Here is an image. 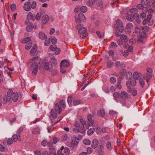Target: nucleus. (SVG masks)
I'll return each mask as SVG.
<instances>
[{"label": "nucleus", "instance_id": "obj_1", "mask_svg": "<svg viewBox=\"0 0 155 155\" xmlns=\"http://www.w3.org/2000/svg\"><path fill=\"white\" fill-rule=\"evenodd\" d=\"M59 104L56 103L54 106V109L51 110V116L54 118H56L57 117V114H60L61 113V108H65L66 107L65 101L63 100H61L59 102Z\"/></svg>", "mask_w": 155, "mask_h": 155}, {"label": "nucleus", "instance_id": "obj_2", "mask_svg": "<svg viewBox=\"0 0 155 155\" xmlns=\"http://www.w3.org/2000/svg\"><path fill=\"white\" fill-rule=\"evenodd\" d=\"M38 58V56H36L30 59L28 61V64H30V68L32 71V74L34 76L36 75L38 72V65L36 61Z\"/></svg>", "mask_w": 155, "mask_h": 155}, {"label": "nucleus", "instance_id": "obj_3", "mask_svg": "<svg viewBox=\"0 0 155 155\" xmlns=\"http://www.w3.org/2000/svg\"><path fill=\"white\" fill-rule=\"evenodd\" d=\"M8 100H11V99L14 102H16L18 99V96L17 93L13 92L12 89L8 90L7 92Z\"/></svg>", "mask_w": 155, "mask_h": 155}, {"label": "nucleus", "instance_id": "obj_4", "mask_svg": "<svg viewBox=\"0 0 155 155\" xmlns=\"http://www.w3.org/2000/svg\"><path fill=\"white\" fill-rule=\"evenodd\" d=\"M36 6V2L35 1H33L32 2H30L29 1L26 2L24 5V10L26 11H30L31 8H35Z\"/></svg>", "mask_w": 155, "mask_h": 155}, {"label": "nucleus", "instance_id": "obj_5", "mask_svg": "<svg viewBox=\"0 0 155 155\" xmlns=\"http://www.w3.org/2000/svg\"><path fill=\"white\" fill-rule=\"evenodd\" d=\"M114 27L116 28V30H118L120 32H122L124 30V27L122 21L120 19H118L116 24L114 25Z\"/></svg>", "mask_w": 155, "mask_h": 155}, {"label": "nucleus", "instance_id": "obj_6", "mask_svg": "<svg viewBox=\"0 0 155 155\" xmlns=\"http://www.w3.org/2000/svg\"><path fill=\"white\" fill-rule=\"evenodd\" d=\"M152 15L150 14L148 15L147 18H145L143 21V25H145L147 23L148 25L150 26H151L154 23V21L151 19Z\"/></svg>", "mask_w": 155, "mask_h": 155}, {"label": "nucleus", "instance_id": "obj_7", "mask_svg": "<svg viewBox=\"0 0 155 155\" xmlns=\"http://www.w3.org/2000/svg\"><path fill=\"white\" fill-rule=\"evenodd\" d=\"M78 18H75L76 23H79L81 21L84 22L86 21V17L83 13H79L78 15Z\"/></svg>", "mask_w": 155, "mask_h": 155}, {"label": "nucleus", "instance_id": "obj_8", "mask_svg": "<svg viewBox=\"0 0 155 155\" xmlns=\"http://www.w3.org/2000/svg\"><path fill=\"white\" fill-rule=\"evenodd\" d=\"M87 28L85 27H82L78 31L79 34H82L83 38L84 39L87 36V33L86 32Z\"/></svg>", "mask_w": 155, "mask_h": 155}, {"label": "nucleus", "instance_id": "obj_9", "mask_svg": "<svg viewBox=\"0 0 155 155\" xmlns=\"http://www.w3.org/2000/svg\"><path fill=\"white\" fill-rule=\"evenodd\" d=\"M120 99L123 98L125 99H129L131 97L130 95L128 94L125 91H123L121 92L120 94Z\"/></svg>", "mask_w": 155, "mask_h": 155}, {"label": "nucleus", "instance_id": "obj_10", "mask_svg": "<svg viewBox=\"0 0 155 155\" xmlns=\"http://www.w3.org/2000/svg\"><path fill=\"white\" fill-rule=\"evenodd\" d=\"M79 142V138L77 139L74 138L71 141L70 146L72 148L74 147H76L78 144Z\"/></svg>", "mask_w": 155, "mask_h": 155}, {"label": "nucleus", "instance_id": "obj_11", "mask_svg": "<svg viewBox=\"0 0 155 155\" xmlns=\"http://www.w3.org/2000/svg\"><path fill=\"white\" fill-rule=\"evenodd\" d=\"M50 49L52 51H54L56 50L55 52V54H59L60 52V49L59 48H57V46L56 45H51L49 47Z\"/></svg>", "mask_w": 155, "mask_h": 155}, {"label": "nucleus", "instance_id": "obj_12", "mask_svg": "<svg viewBox=\"0 0 155 155\" xmlns=\"http://www.w3.org/2000/svg\"><path fill=\"white\" fill-rule=\"evenodd\" d=\"M69 65V62L66 60H63L61 62L60 67H64L65 68L68 67Z\"/></svg>", "mask_w": 155, "mask_h": 155}, {"label": "nucleus", "instance_id": "obj_13", "mask_svg": "<svg viewBox=\"0 0 155 155\" xmlns=\"http://www.w3.org/2000/svg\"><path fill=\"white\" fill-rule=\"evenodd\" d=\"M37 51V45H34L30 51V53L31 55L33 56Z\"/></svg>", "mask_w": 155, "mask_h": 155}, {"label": "nucleus", "instance_id": "obj_14", "mask_svg": "<svg viewBox=\"0 0 155 155\" xmlns=\"http://www.w3.org/2000/svg\"><path fill=\"white\" fill-rule=\"evenodd\" d=\"M126 18L127 20L131 22L133 21L134 20L133 15L128 13H127L126 14Z\"/></svg>", "mask_w": 155, "mask_h": 155}, {"label": "nucleus", "instance_id": "obj_15", "mask_svg": "<svg viewBox=\"0 0 155 155\" xmlns=\"http://www.w3.org/2000/svg\"><path fill=\"white\" fill-rule=\"evenodd\" d=\"M38 37L41 40H43L47 38V36L44 32L41 31L39 33Z\"/></svg>", "mask_w": 155, "mask_h": 155}, {"label": "nucleus", "instance_id": "obj_16", "mask_svg": "<svg viewBox=\"0 0 155 155\" xmlns=\"http://www.w3.org/2000/svg\"><path fill=\"white\" fill-rule=\"evenodd\" d=\"M52 65L51 62H45V69L46 70H50L51 67Z\"/></svg>", "mask_w": 155, "mask_h": 155}, {"label": "nucleus", "instance_id": "obj_17", "mask_svg": "<svg viewBox=\"0 0 155 155\" xmlns=\"http://www.w3.org/2000/svg\"><path fill=\"white\" fill-rule=\"evenodd\" d=\"M12 139L14 142H16L17 140L20 141L21 140L20 136H19L17 134L13 135L12 136Z\"/></svg>", "mask_w": 155, "mask_h": 155}, {"label": "nucleus", "instance_id": "obj_18", "mask_svg": "<svg viewBox=\"0 0 155 155\" xmlns=\"http://www.w3.org/2000/svg\"><path fill=\"white\" fill-rule=\"evenodd\" d=\"M27 23L28 25L26 28V29L29 32L33 29V24L29 22H28Z\"/></svg>", "mask_w": 155, "mask_h": 155}, {"label": "nucleus", "instance_id": "obj_19", "mask_svg": "<svg viewBox=\"0 0 155 155\" xmlns=\"http://www.w3.org/2000/svg\"><path fill=\"white\" fill-rule=\"evenodd\" d=\"M99 142L98 140L96 139H94L93 140L92 144L91 146L93 148H96L98 145Z\"/></svg>", "mask_w": 155, "mask_h": 155}, {"label": "nucleus", "instance_id": "obj_20", "mask_svg": "<svg viewBox=\"0 0 155 155\" xmlns=\"http://www.w3.org/2000/svg\"><path fill=\"white\" fill-rule=\"evenodd\" d=\"M133 16H134V18L136 21L138 23H140L141 22V20L140 19L139 15L138 14L136 15H133Z\"/></svg>", "mask_w": 155, "mask_h": 155}, {"label": "nucleus", "instance_id": "obj_21", "mask_svg": "<svg viewBox=\"0 0 155 155\" xmlns=\"http://www.w3.org/2000/svg\"><path fill=\"white\" fill-rule=\"evenodd\" d=\"M141 76L140 73H139L137 71L135 72L133 74V77L135 80H138Z\"/></svg>", "mask_w": 155, "mask_h": 155}, {"label": "nucleus", "instance_id": "obj_22", "mask_svg": "<svg viewBox=\"0 0 155 155\" xmlns=\"http://www.w3.org/2000/svg\"><path fill=\"white\" fill-rule=\"evenodd\" d=\"M99 117H103L105 115V112L104 109H101L97 113Z\"/></svg>", "mask_w": 155, "mask_h": 155}, {"label": "nucleus", "instance_id": "obj_23", "mask_svg": "<svg viewBox=\"0 0 155 155\" xmlns=\"http://www.w3.org/2000/svg\"><path fill=\"white\" fill-rule=\"evenodd\" d=\"M31 38L29 37H27L25 38H23L21 39V41L22 43H27L29 42L30 41H31Z\"/></svg>", "mask_w": 155, "mask_h": 155}, {"label": "nucleus", "instance_id": "obj_24", "mask_svg": "<svg viewBox=\"0 0 155 155\" xmlns=\"http://www.w3.org/2000/svg\"><path fill=\"white\" fill-rule=\"evenodd\" d=\"M42 20L44 23H47L48 21V16L46 15H44L42 18Z\"/></svg>", "mask_w": 155, "mask_h": 155}, {"label": "nucleus", "instance_id": "obj_25", "mask_svg": "<svg viewBox=\"0 0 155 155\" xmlns=\"http://www.w3.org/2000/svg\"><path fill=\"white\" fill-rule=\"evenodd\" d=\"M114 99L115 101L117 100L118 99H120V94L118 92H115L113 94Z\"/></svg>", "mask_w": 155, "mask_h": 155}, {"label": "nucleus", "instance_id": "obj_26", "mask_svg": "<svg viewBox=\"0 0 155 155\" xmlns=\"http://www.w3.org/2000/svg\"><path fill=\"white\" fill-rule=\"evenodd\" d=\"M7 141V145H11L12 143L13 142L12 139V138H8L6 140L5 139L3 142V143L4 144H5L6 143V141Z\"/></svg>", "mask_w": 155, "mask_h": 155}, {"label": "nucleus", "instance_id": "obj_27", "mask_svg": "<svg viewBox=\"0 0 155 155\" xmlns=\"http://www.w3.org/2000/svg\"><path fill=\"white\" fill-rule=\"evenodd\" d=\"M138 10L136 8H132L129 9V12L130 13L134 14V15L137 14Z\"/></svg>", "mask_w": 155, "mask_h": 155}, {"label": "nucleus", "instance_id": "obj_28", "mask_svg": "<svg viewBox=\"0 0 155 155\" xmlns=\"http://www.w3.org/2000/svg\"><path fill=\"white\" fill-rule=\"evenodd\" d=\"M32 46V41H30L28 43H27L25 46V48L27 50H28L30 49Z\"/></svg>", "mask_w": 155, "mask_h": 155}, {"label": "nucleus", "instance_id": "obj_29", "mask_svg": "<svg viewBox=\"0 0 155 155\" xmlns=\"http://www.w3.org/2000/svg\"><path fill=\"white\" fill-rule=\"evenodd\" d=\"M141 3L142 5L146 6L147 7H150V4H148V0H141Z\"/></svg>", "mask_w": 155, "mask_h": 155}, {"label": "nucleus", "instance_id": "obj_30", "mask_svg": "<svg viewBox=\"0 0 155 155\" xmlns=\"http://www.w3.org/2000/svg\"><path fill=\"white\" fill-rule=\"evenodd\" d=\"M132 77V73L130 71H128L126 73V77L127 79L129 80Z\"/></svg>", "mask_w": 155, "mask_h": 155}, {"label": "nucleus", "instance_id": "obj_31", "mask_svg": "<svg viewBox=\"0 0 155 155\" xmlns=\"http://www.w3.org/2000/svg\"><path fill=\"white\" fill-rule=\"evenodd\" d=\"M51 63L52 64L56 66L57 64V62L56 59L52 57L51 58Z\"/></svg>", "mask_w": 155, "mask_h": 155}, {"label": "nucleus", "instance_id": "obj_32", "mask_svg": "<svg viewBox=\"0 0 155 155\" xmlns=\"http://www.w3.org/2000/svg\"><path fill=\"white\" fill-rule=\"evenodd\" d=\"M47 144H49V145H51L52 143H47V140H46V139L43 140L42 141L41 143V145L44 147H45Z\"/></svg>", "mask_w": 155, "mask_h": 155}, {"label": "nucleus", "instance_id": "obj_33", "mask_svg": "<svg viewBox=\"0 0 155 155\" xmlns=\"http://www.w3.org/2000/svg\"><path fill=\"white\" fill-rule=\"evenodd\" d=\"M95 129L94 128H91L88 130V135H91L94 132Z\"/></svg>", "mask_w": 155, "mask_h": 155}, {"label": "nucleus", "instance_id": "obj_34", "mask_svg": "<svg viewBox=\"0 0 155 155\" xmlns=\"http://www.w3.org/2000/svg\"><path fill=\"white\" fill-rule=\"evenodd\" d=\"M140 86L141 87H143L145 84L144 81L143 79L140 78L139 80Z\"/></svg>", "mask_w": 155, "mask_h": 155}, {"label": "nucleus", "instance_id": "obj_35", "mask_svg": "<svg viewBox=\"0 0 155 155\" xmlns=\"http://www.w3.org/2000/svg\"><path fill=\"white\" fill-rule=\"evenodd\" d=\"M81 101L80 100H74L73 101V104L75 105H77L81 103Z\"/></svg>", "mask_w": 155, "mask_h": 155}, {"label": "nucleus", "instance_id": "obj_36", "mask_svg": "<svg viewBox=\"0 0 155 155\" xmlns=\"http://www.w3.org/2000/svg\"><path fill=\"white\" fill-rule=\"evenodd\" d=\"M68 102L70 106L72 105V98L71 97L69 96L68 97Z\"/></svg>", "mask_w": 155, "mask_h": 155}, {"label": "nucleus", "instance_id": "obj_37", "mask_svg": "<svg viewBox=\"0 0 155 155\" xmlns=\"http://www.w3.org/2000/svg\"><path fill=\"white\" fill-rule=\"evenodd\" d=\"M45 39V40L44 42L45 45L47 46H49L51 40L50 39L47 38Z\"/></svg>", "mask_w": 155, "mask_h": 155}, {"label": "nucleus", "instance_id": "obj_38", "mask_svg": "<svg viewBox=\"0 0 155 155\" xmlns=\"http://www.w3.org/2000/svg\"><path fill=\"white\" fill-rule=\"evenodd\" d=\"M97 0H89L88 2V5L89 6H92L94 4L97 2Z\"/></svg>", "mask_w": 155, "mask_h": 155}, {"label": "nucleus", "instance_id": "obj_39", "mask_svg": "<svg viewBox=\"0 0 155 155\" xmlns=\"http://www.w3.org/2000/svg\"><path fill=\"white\" fill-rule=\"evenodd\" d=\"M88 121V125L89 126H93V127L95 126L94 121V120H91Z\"/></svg>", "mask_w": 155, "mask_h": 155}, {"label": "nucleus", "instance_id": "obj_40", "mask_svg": "<svg viewBox=\"0 0 155 155\" xmlns=\"http://www.w3.org/2000/svg\"><path fill=\"white\" fill-rule=\"evenodd\" d=\"M109 114L111 116L114 117H116L117 113L114 110H110L109 112Z\"/></svg>", "mask_w": 155, "mask_h": 155}, {"label": "nucleus", "instance_id": "obj_41", "mask_svg": "<svg viewBox=\"0 0 155 155\" xmlns=\"http://www.w3.org/2000/svg\"><path fill=\"white\" fill-rule=\"evenodd\" d=\"M8 94H7V96H4L3 98V104H5L7 101H10V100H8Z\"/></svg>", "mask_w": 155, "mask_h": 155}, {"label": "nucleus", "instance_id": "obj_42", "mask_svg": "<svg viewBox=\"0 0 155 155\" xmlns=\"http://www.w3.org/2000/svg\"><path fill=\"white\" fill-rule=\"evenodd\" d=\"M80 10L82 12H85L87 10V8L86 6H83L80 8Z\"/></svg>", "mask_w": 155, "mask_h": 155}, {"label": "nucleus", "instance_id": "obj_43", "mask_svg": "<svg viewBox=\"0 0 155 155\" xmlns=\"http://www.w3.org/2000/svg\"><path fill=\"white\" fill-rule=\"evenodd\" d=\"M23 128L22 127H20L19 128L16 134L19 136H20L23 130Z\"/></svg>", "mask_w": 155, "mask_h": 155}, {"label": "nucleus", "instance_id": "obj_44", "mask_svg": "<svg viewBox=\"0 0 155 155\" xmlns=\"http://www.w3.org/2000/svg\"><path fill=\"white\" fill-rule=\"evenodd\" d=\"M113 62L111 61H109L107 63V67L108 68H110L112 67L113 65Z\"/></svg>", "mask_w": 155, "mask_h": 155}, {"label": "nucleus", "instance_id": "obj_45", "mask_svg": "<svg viewBox=\"0 0 155 155\" xmlns=\"http://www.w3.org/2000/svg\"><path fill=\"white\" fill-rule=\"evenodd\" d=\"M79 119L80 120L81 124L83 125H84L86 124V121L82 119L81 117H79Z\"/></svg>", "mask_w": 155, "mask_h": 155}, {"label": "nucleus", "instance_id": "obj_46", "mask_svg": "<svg viewBox=\"0 0 155 155\" xmlns=\"http://www.w3.org/2000/svg\"><path fill=\"white\" fill-rule=\"evenodd\" d=\"M107 148L109 150L111 149V143L110 142L108 141L106 143Z\"/></svg>", "mask_w": 155, "mask_h": 155}, {"label": "nucleus", "instance_id": "obj_47", "mask_svg": "<svg viewBox=\"0 0 155 155\" xmlns=\"http://www.w3.org/2000/svg\"><path fill=\"white\" fill-rule=\"evenodd\" d=\"M41 15V13H37L35 16V19L37 20H39L40 19Z\"/></svg>", "mask_w": 155, "mask_h": 155}, {"label": "nucleus", "instance_id": "obj_48", "mask_svg": "<svg viewBox=\"0 0 155 155\" xmlns=\"http://www.w3.org/2000/svg\"><path fill=\"white\" fill-rule=\"evenodd\" d=\"M120 39L121 40H124V41H127V36L125 35H121L120 36Z\"/></svg>", "mask_w": 155, "mask_h": 155}, {"label": "nucleus", "instance_id": "obj_49", "mask_svg": "<svg viewBox=\"0 0 155 155\" xmlns=\"http://www.w3.org/2000/svg\"><path fill=\"white\" fill-rule=\"evenodd\" d=\"M96 33L100 38H102L104 36V34H101L100 31H97Z\"/></svg>", "mask_w": 155, "mask_h": 155}, {"label": "nucleus", "instance_id": "obj_50", "mask_svg": "<svg viewBox=\"0 0 155 155\" xmlns=\"http://www.w3.org/2000/svg\"><path fill=\"white\" fill-rule=\"evenodd\" d=\"M10 7L12 11H15L16 8V5L15 4L13 3L11 5Z\"/></svg>", "mask_w": 155, "mask_h": 155}, {"label": "nucleus", "instance_id": "obj_51", "mask_svg": "<svg viewBox=\"0 0 155 155\" xmlns=\"http://www.w3.org/2000/svg\"><path fill=\"white\" fill-rule=\"evenodd\" d=\"M136 80L134 79L130 81V84L132 86H135L136 84Z\"/></svg>", "mask_w": 155, "mask_h": 155}, {"label": "nucleus", "instance_id": "obj_52", "mask_svg": "<svg viewBox=\"0 0 155 155\" xmlns=\"http://www.w3.org/2000/svg\"><path fill=\"white\" fill-rule=\"evenodd\" d=\"M104 3V2L102 0H99L96 3L97 5L99 6L102 5Z\"/></svg>", "mask_w": 155, "mask_h": 155}, {"label": "nucleus", "instance_id": "obj_53", "mask_svg": "<svg viewBox=\"0 0 155 155\" xmlns=\"http://www.w3.org/2000/svg\"><path fill=\"white\" fill-rule=\"evenodd\" d=\"M135 32L137 35L140 34V29L137 27H136L135 29Z\"/></svg>", "mask_w": 155, "mask_h": 155}, {"label": "nucleus", "instance_id": "obj_54", "mask_svg": "<svg viewBox=\"0 0 155 155\" xmlns=\"http://www.w3.org/2000/svg\"><path fill=\"white\" fill-rule=\"evenodd\" d=\"M49 150L51 153L53 154L55 153V150L52 147H50L49 148Z\"/></svg>", "mask_w": 155, "mask_h": 155}, {"label": "nucleus", "instance_id": "obj_55", "mask_svg": "<svg viewBox=\"0 0 155 155\" xmlns=\"http://www.w3.org/2000/svg\"><path fill=\"white\" fill-rule=\"evenodd\" d=\"M142 29L144 32H147L149 31L150 28L148 26H145L143 27Z\"/></svg>", "mask_w": 155, "mask_h": 155}, {"label": "nucleus", "instance_id": "obj_56", "mask_svg": "<svg viewBox=\"0 0 155 155\" xmlns=\"http://www.w3.org/2000/svg\"><path fill=\"white\" fill-rule=\"evenodd\" d=\"M116 79L114 77H111L110 79V81L111 83H115L116 82Z\"/></svg>", "mask_w": 155, "mask_h": 155}, {"label": "nucleus", "instance_id": "obj_57", "mask_svg": "<svg viewBox=\"0 0 155 155\" xmlns=\"http://www.w3.org/2000/svg\"><path fill=\"white\" fill-rule=\"evenodd\" d=\"M60 71L61 73H64L66 72V68L64 67H60Z\"/></svg>", "mask_w": 155, "mask_h": 155}, {"label": "nucleus", "instance_id": "obj_58", "mask_svg": "<svg viewBox=\"0 0 155 155\" xmlns=\"http://www.w3.org/2000/svg\"><path fill=\"white\" fill-rule=\"evenodd\" d=\"M146 77L147 78L151 79L152 77V74L150 73H147L146 74Z\"/></svg>", "mask_w": 155, "mask_h": 155}, {"label": "nucleus", "instance_id": "obj_59", "mask_svg": "<svg viewBox=\"0 0 155 155\" xmlns=\"http://www.w3.org/2000/svg\"><path fill=\"white\" fill-rule=\"evenodd\" d=\"M135 39L134 38H132L130 39L129 42L131 45H134L135 43Z\"/></svg>", "mask_w": 155, "mask_h": 155}, {"label": "nucleus", "instance_id": "obj_60", "mask_svg": "<svg viewBox=\"0 0 155 155\" xmlns=\"http://www.w3.org/2000/svg\"><path fill=\"white\" fill-rule=\"evenodd\" d=\"M68 138V136L67 134H64L62 137V139L64 141L66 140Z\"/></svg>", "mask_w": 155, "mask_h": 155}, {"label": "nucleus", "instance_id": "obj_61", "mask_svg": "<svg viewBox=\"0 0 155 155\" xmlns=\"http://www.w3.org/2000/svg\"><path fill=\"white\" fill-rule=\"evenodd\" d=\"M132 94L134 96H135L137 94V92L136 89L134 88L133 89L132 91Z\"/></svg>", "mask_w": 155, "mask_h": 155}, {"label": "nucleus", "instance_id": "obj_62", "mask_svg": "<svg viewBox=\"0 0 155 155\" xmlns=\"http://www.w3.org/2000/svg\"><path fill=\"white\" fill-rule=\"evenodd\" d=\"M146 34L145 33V32H142L141 33L140 35V36L143 38H145L146 37Z\"/></svg>", "mask_w": 155, "mask_h": 155}, {"label": "nucleus", "instance_id": "obj_63", "mask_svg": "<svg viewBox=\"0 0 155 155\" xmlns=\"http://www.w3.org/2000/svg\"><path fill=\"white\" fill-rule=\"evenodd\" d=\"M64 153L66 154H68L69 153V150L68 147H65L64 150Z\"/></svg>", "mask_w": 155, "mask_h": 155}, {"label": "nucleus", "instance_id": "obj_64", "mask_svg": "<svg viewBox=\"0 0 155 155\" xmlns=\"http://www.w3.org/2000/svg\"><path fill=\"white\" fill-rule=\"evenodd\" d=\"M97 154L98 155H103L104 154V151L98 149L97 150Z\"/></svg>", "mask_w": 155, "mask_h": 155}]
</instances>
